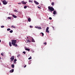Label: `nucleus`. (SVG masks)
<instances>
[{
  "instance_id": "f03ea898",
  "label": "nucleus",
  "mask_w": 75,
  "mask_h": 75,
  "mask_svg": "<svg viewBox=\"0 0 75 75\" xmlns=\"http://www.w3.org/2000/svg\"><path fill=\"white\" fill-rule=\"evenodd\" d=\"M48 9L49 10V11H50L51 13L52 11H54V9L52 7L50 6H48Z\"/></svg>"
},
{
  "instance_id": "72a5a7b5",
  "label": "nucleus",
  "mask_w": 75,
  "mask_h": 75,
  "mask_svg": "<svg viewBox=\"0 0 75 75\" xmlns=\"http://www.w3.org/2000/svg\"><path fill=\"white\" fill-rule=\"evenodd\" d=\"M38 7L39 8L41 9V8L40 7H39V6H38Z\"/></svg>"
},
{
  "instance_id": "7ed1b4c3",
  "label": "nucleus",
  "mask_w": 75,
  "mask_h": 75,
  "mask_svg": "<svg viewBox=\"0 0 75 75\" xmlns=\"http://www.w3.org/2000/svg\"><path fill=\"white\" fill-rule=\"evenodd\" d=\"M14 56H12L10 58L11 60L10 62H12L13 61V60L14 59Z\"/></svg>"
},
{
  "instance_id": "9b49d317",
  "label": "nucleus",
  "mask_w": 75,
  "mask_h": 75,
  "mask_svg": "<svg viewBox=\"0 0 75 75\" xmlns=\"http://www.w3.org/2000/svg\"><path fill=\"white\" fill-rule=\"evenodd\" d=\"M9 45H10V47H11L12 46V44H11V42H9Z\"/></svg>"
},
{
  "instance_id": "f257e3e1",
  "label": "nucleus",
  "mask_w": 75,
  "mask_h": 75,
  "mask_svg": "<svg viewBox=\"0 0 75 75\" xmlns=\"http://www.w3.org/2000/svg\"><path fill=\"white\" fill-rule=\"evenodd\" d=\"M16 40H12L11 41V44L12 45L15 47L17 46V44H16Z\"/></svg>"
},
{
  "instance_id": "2eb2a0df",
  "label": "nucleus",
  "mask_w": 75,
  "mask_h": 75,
  "mask_svg": "<svg viewBox=\"0 0 75 75\" xmlns=\"http://www.w3.org/2000/svg\"><path fill=\"white\" fill-rule=\"evenodd\" d=\"M17 61V60L16 59H15L14 60V63H16V62H16Z\"/></svg>"
},
{
  "instance_id": "39448f33",
  "label": "nucleus",
  "mask_w": 75,
  "mask_h": 75,
  "mask_svg": "<svg viewBox=\"0 0 75 75\" xmlns=\"http://www.w3.org/2000/svg\"><path fill=\"white\" fill-rule=\"evenodd\" d=\"M21 3L22 4H23L24 5L26 4V3H27V2H24V1H22L21 2Z\"/></svg>"
},
{
  "instance_id": "393cba45",
  "label": "nucleus",
  "mask_w": 75,
  "mask_h": 75,
  "mask_svg": "<svg viewBox=\"0 0 75 75\" xmlns=\"http://www.w3.org/2000/svg\"><path fill=\"white\" fill-rule=\"evenodd\" d=\"M51 5L52 6L54 5V3L53 2H52V3Z\"/></svg>"
},
{
  "instance_id": "2f4dec72",
  "label": "nucleus",
  "mask_w": 75,
  "mask_h": 75,
  "mask_svg": "<svg viewBox=\"0 0 75 75\" xmlns=\"http://www.w3.org/2000/svg\"><path fill=\"white\" fill-rule=\"evenodd\" d=\"M4 25H2V26H1V28H4Z\"/></svg>"
},
{
  "instance_id": "c03bdc74",
  "label": "nucleus",
  "mask_w": 75,
  "mask_h": 75,
  "mask_svg": "<svg viewBox=\"0 0 75 75\" xmlns=\"http://www.w3.org/2000/svg\"><path fill=\"white\" fill-rule=\"evenodd\" d=\"M52 28H54V27L52 26Z\"/></svg>"
},
{
  "instance_id": "c85d7f7f",
  "label": "nucleus",
  "mask_w": 75,
  "mask_h": 75,
  "mask_svg": "<svg viewBox=\"0 0 75 75\" xmlns=\"http://www.w3.org/2000/svg\"><path fill=\"white\" fill-rule=\"evenodd\" d=\"M43 44H45V45H46L47 44V42H46L43 43Z\"/></svg>"
},
{
  "instance_id": "1a4fd4ad",
  "label": "nucleus",
  "mask_w": 75,
  "mask_h": 75,
  "mask_svg": "<svg viewBox=\"0 0 75 75\" xmlns=\"http://www.w3.org/2000/svg\"><path fill=\"white\" fill-rule=\"evenodd\" d=\"M31 39H32V42H35V41L34 40L33 38H32Z\"/></svg>"
},
{
  "instance_id": "aec40b11",
  "label": "nucleus",
  "mask_w": 75,
  "mask_h": 75,
  "mask_svg": "<svg viewBox=\"0 0 75 75\" xmlns=\"http://www.w3.org/2000/svg\"><path fill=\"white\" fill-rule=\"evenodd\" d=\"M11 27L14 28H16V27H15V26H13V25H12L11 26Z\"/></svg>"
},
{
  "instance_id": "4c0bfd02",
  "label": "nucleus",
  "mask_w": 75,
  "mask_h": 75,
  "mask_svg": "<svg viewBox=\"0 0 75 75\" xmlns=\"http://www.w3.org/2000/svg\"><path fill=\"white\" fill-rule=\"evenodd\" d=\"M1 55H2V56H4V55L2 53H1Z\"/></svg>"
},
{
  "instance_id": "473e14b6",
  "label": "nucleus",
  "mask_w": 75,
  "mask_h": 75,
  "mask_svg": "<svg viewBox=\"0 0 75 75\" xmlns=\"http://www.w3.org/2000/svg\"><path fill=\"white\" fill-rule=\"evenodd\" d=\"M32 59V57H30L28 58V59Z\"/></svg>"
},
{
  "instance_id": "6e6552de",
  "label": "nucleus",
  "mask_w": 75,
  "mask_h": 75,
  "mask_svg": "<svg viewBox=\"0 0 75 75\" xmlns=\"http://www.w3.org/2000/svg\"><path fill=\"white\" fill-rule=\"evenodd\" d=\"M56 14H57L56 11H54V12H53V14L55 15Z\"/></svg>"
},
{
  "instance_id": "f704fd0d",
  "label": "nucleus",
  "mask_w": 75,
  "mask_h": 75,
  "mask_svg": "<svg viewBox=\"0 0 75 75\" xmlns=\"http://www.w3.org/2000/svg\"><path fill=\"white\" fill-rule=\"evenodd\" d=\"M49 19L50 20H52V18L51 17H50Z\"/></svg>"
},
{
  "instance_id": "7c9ffc66",
  "label": "nucleus",
  "mask_w": 75,
  "mask_h": 75,
  "mask_svg": "<svg viewBox=\"0 0 75 75\" xmlns=\"http://www.w3.org/2000/svg\"><path fill=\"white\" fill-rule=\"evenodd\" d=\"M21 55L20 54H19L17 56V57H19Z\"/></svg>"
},
{
  "instance_id": "ddd939ff",
  "label": "nucleus",
  "mask_w": 75,
  "mask_h": 75,
  "mask_svg": "<svg viewBox=\"0 0 75 75\" xmlns=\"http://www.w3.org/2000/svg\"><path fill=\"white\" fill-rule=\"evenodd\" d=\"M29 3H33V0H29Z\"/></svg>"
},
{
  "instance_id": "4468645a",
  "label": "nucleus",
  "mask_w": 75,
  "mask_h": 75,
  "mask_svg": "<svg viewBox=\"0 0 75 75\" xmlns=\"http://www.w3.org/2000/svg\"><path fill=\"white\" fill-rule=\"evenodd\" d=\"M37 28H38V29H40V30H41L42 29V28L40 27H37Z\"/></svg>"
},
{
  "instance_id": "ea45409f",
  "label": "nucleus",
  "mask_w": 75,
  "mask_h": 75,
  "mask_svg": "<svg viewBox=\"0 0 75 75\" xmlns=\"http://www.w3.org/2000/svg\"><path fill=\"white\" fill-rule=\"evenodd\" d=\"M35 28H38L37 27H35Z\"/></svg>"
},
{
  "instance_id": "f8f14e48",
  "label": "nucleus",
  "mask_w": 75,
  "mask_h": 75,
  "mask_svg": "<svg viewBox=\"0 0 75 75\" xmlns=\"http://www.w3.org/2000/svg\"><path fill=\"white\" fill-rule=\"evenodd\" d=\"M25 50H27V51H30V49H28V48H26V49H25Z\"/></svg>"
},
{
  "instance_id": "c756f323",
  "label": "nucleus",
  "mask_w": 75,
  "mask_h": 75,
  "mask_svg": "<svg viewBox=\"0 0 75 75\" xmlns=\"http://www.w3.org/2000/svg\"><path fill=\"white\" fill-rule=\"evenodd\" d=\"M23 53L24 54H25L26 53V52L25 51H24L23 52Z\"/></svg>"
},
{
  "instance_id": "0eeeda50",
  "label": "nucleus",
  "mask_w": 75,
  "mask_h": 75,
  "mask_svg": "<svg viewBox=\"0 0 75 75\" xmlns=\"http://www.w3.org/2000/svg\"><path fill=\"white\" fill-rule=\"evenodd\" d=\"M27 40V43H28L29 42L30 43V42H32L31 41V40H29V39H28V40Z\"/></svg>"
},
{
  "instance_id": "9d476101",
  "label": "nucleus",
  "mask_w": 75,
  "mask_h": 75,
  "mask_svg": "<svg viewBox=\"0 0 75 75\" xmlns=\"http://www.w3.org/2000/svg\"><path fill=\"white\" fill-rule=\"evenodd\" d=\"M13 71H14V69H12L10 71V72L12 73V72H13Z\"/></svg>"
},
{
  "instance_id": "37998d69",
  "label": "nucleus",
  "mask_w": 75,
  "mask_h": 75,
  "mask_svg": "<svg viewBox=\"0 0 75 75\" xmlns=\"http://www.w3.org/2000/svg\"><path fill=\"white\" fill-rule=\"evenodd\" d=\"M27 38L28 39V37H27Z\"/></svg>"
},
{
  "instance_id": "cd10ccee",
  "label": "nucleus",
  "mask_w": 75,
  "mask_h": 75,
  "mask_svg": "<svg viewBox=\"0 0 75 75\" xmlns=\"http://www.w3.org/2000/svg\"><path fill=\"white\" fill-rule=\"evenodd\" d=\"M8 19H11V18L10 17H8Z\"/></svg>"
},
{
  "instance_id": "a19ab883",
  "label": "nucleus",
  "mask_w": 75,
  "mask_h": 75,
  "mask_svg": "<svg viewBox=\"0 0 75 75\" xmlns=\"http://www.w3.org/2000/svg\"><path fill=\"white\" fill-rule=\"evenodd\" d=\"M1 5V2H0V5Z\"/></svg>"
},
{
  "instance_id": "a211bd4d",
  "label": "nucleus",
  "mask_w": 75,
  "mask_h": 75,
  "mask_svg": "<svg viewBox=\"0 0 75 75\" xmlns=\"http://www.w3.org/2000/svg\"><path fill=\"white\" fill-rule=\"evenodd\" d=\"M28 20L29 22H30L31 21V18H28Z\"/></svg>"
},
{
  "instance_id": "dca6fc26",
  "label": "nucleus",
  "mask_w": 75,
  "mask_h": 75,
  "mask_svg": "<svg viewBox=\"0 0 75 75\" xmlns=\"http://www.w3.org/2000/svg\"><path fill=\"white\" fill-rule=\"evenodd\" d=\"M11 67L12 68H14V64H12V65H11Z\"/></svg>"
},
{
  "instance_id": "58836bf2",
  "label": "nucleus",
  "mask_w": 75,
  "mask_h": 75,
  "mask_svg": "<svg viewBox=\"0 0 75 75\" xmlns=\"http://www.w3.org/2000/svg\"><path fill=\"white\" fill-rule=\"evenodd\" d=\"M30 28H32V26H30Z\"/></svg>"
},
{
  "instance_id": "f3484780",
  "label": "nucleus",
  "mask_w": 75,
  "mask_h": 75,
  "mask_svg": "<svg viewBox=\"0 0 75 75\" xmlns=\"http://www.w3.org/2000/svg\"><path fill=\"white\" fill-rule=\"evenodd\" d=\"M13 17H14L15 18H17V16H15L14 15H13Z\"/></svg>"
},
{
  "instance_id": "4be33fe9",
  "label": "nucleus",
  "mask_w": 75,
  "mask_h": 75,
  "mask_svg": "<svg viewBox=\"0 0 75 75\" xmlns=\"http://www.w3.org/2000/svg\"><path fill=\"white\" fill-rule=\"evenodd\" d=\"M13 32V30H11L10 31V33H12Z\"/></svg>"
},
{
  "instance_id": "79ce46f5",
  "label": "nucleus",
  "mask_w": 75,
  "mask_h": 75,
  "mask_svg": "<svg viewBox=\"0 0 75 75\" xmlns=\"http://www.w3.org/2000/svg\"><path fill=\"white\" fill-rule=\"evenodd\" d=\"M1 42V40H0V43Z\"/></svg>"
},
{
  "instance_id": "5701e85b",
  "label": "nucleus",
  "mask_w": 75,
  "mask_h": 75,
  "mask_svg": "<svg viewBox=\"0 0 75 75\" xmlns=\"http://www.w3.org/2000/svg\"><path fill=\"white\" fill-rule=\"evenodd\" d=\"M14 11H15V12H18V11H17L16 10V9H15L14 10Z\"/></svg>"
},
{
  "instance_id": "c9c22d12",
  "label": "nucleus",
  "mask_w": 75,
  "mask_h": 75,
  "mask_svg": "<svg viewBox=\"0 0 75 75\" xmlns=\"http://www.w3.org/2000/svg\"><path fill=\"white\" fill-rule=\"evenodd\" d=\"M18 4H21V3H20V2L19 3H18Z\"/></svg>"
},
{
  "instance_id": "b1692460",
  "label": "nucleus",
  "mask_w": 75,
  "mask_h": 75,
  "mask_svg": "<svg viewBox=\"0 0 75 75\" xmlns=\"http://www.w3.org/2000/svg\"><path fill=\"white\" fill-rule=\"evenodd\" d=\"M40 34L42 35V36H43L44 35V33H41Z\"/></svg>"
},
{
  "instance_id": "a878e982",
  "label": "nucleus",
  "mask_w": 75,
  "mask_h": 75,
  "mask_svg": "<svg viewBox=\"0 0 75 75\" xmlns=\"http://www.w3.org/2000/svg\"><path fill=\"white\" fill-rule=\"evenodd\" d=\"M11 30V29H10L9 28L7 29V30L9 31V30Z\"/></svg>"
},
{
  "instance_id": "bb28decb",
  "label": "nucleus",
  "mask_w": 75,
  "mask_h": 75,
  "mask_svg": "<svg viewBox=\"0 0 75 75\" xmlns=\"http://www.w3.org/2000/svg\"><path fill=\"white\" fill-rule=\"evenodd\" d=\"M49 30V27H47L46 28V30Z\"/></svg>"
},
{
  "instance_id": "e433bc0d",
  "label": "nucleus",
  "mask_w": 75,
  "mask_h": 75,
  "mask_svg": "<svg viewBox=\"0 0 75 75\" xmlns=\"http://www.w3.org/2000/svg\"><path fill=\"white\" fill-rule=\"evenodd\" d=\"M26 65H25L24 67V68H26Z\"/></svg>"
},
{
  "instance_id": "412c9836",
  "label": "nucleus",
  "mask_w": 75,
  "mask_h": 75,
  "mask_svg": "<svg viewBox=\"0 0 75 75\" xmlns=\"http://www.w3.org/2000/svg\"><path fill=\"white\" fill-rule=\"evenodd\" d=\"M27 8V6H24V8H25V9H26Z\"/></svg>"
},
{
  "instance_id": "6ab92c4d",
  "label": "nucleus",
  "mask_w": 75,
  "mask_h": 75,
  "mask_svg": "<svg viewBox=\"0 0 75 75\" xmlns=\"http://www.w3.org/2000/svg\"><path fill=\"white\" fill-rule=\"evenodd\" d=\"M46 32L47 33H49V31L48 30H46Z\"/></svg>"
},
{
  "instance_id": "423d86ee",
  "label": "nucleus",
  "mask_w": 75,
  "mask_h": 75,
  "mask_svg": "<svg viewBox=\"0 0 75 75\" xmlns=\"http://www.w3.org/2000/svg\"><path fill=\"white\" fill-rule=\"evenodd\" d=\"M34 3H35L37 5H38L39 4V3L37 2L36 1H34Z\"/></svg>"
},
{
  "instance_id": "20e7f679",
  "label": "nucleus",
  "mask_w": 75,
  "mask_h": 75,
  "mask_svg": "<svg viewBox=\"0 0 75 75\" xmlns=\"http://www.w3.org/2000/svg\"><path fill=\"white\" fill-rule=\"evenodd\" d=\"M2 2L3 3V4L4 5H6L7 4V2L6 1V0H5L2 1Z\"/></svg>"
}]
</instances>
